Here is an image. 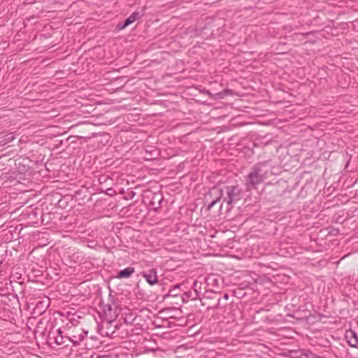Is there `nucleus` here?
Masks as SVG:
<instances>
[{
  "label": "nucleus",
  "mask_w": 358,
  "mask_h": 358,
  "mask_svg": "<svg viewBox=\"0 0 358 358\" xmlns=\"http://www.w3.org/2000/svg\"><path fill=\"white\" fill-rule=\"evenodd\" d=\"M208 196L213 199L212 201L207 206V210L211 208L222 199V203L220 208L223 207V203L227 204V210L230 211L234 203L241 200L244 196V190L238 184L228 185H215L211 187L208 192Z\"/></svg>",
  "instance_id": "1"
},
{
  "label": "nucleus",
  "mask_w": 358,
  "mask_h": 358,
  "mask_svg": "<svg viewBox=\"0 0 358 358\" xmlns=\"http://www.w3.org/2000/svg\"><path fill=\"white\" fill-rule=\"evenodd\" d=\"M267 161L259 162L254 165L246 177V185L252 189H257L266 178L268 169H266Z\"/></svg>",
  "instance_id": "2"
},
{
  "label": "nucleus",
  "mask_w": 358,
  "mask_h": 358,
  "mask_svg": "<svg viewBox=\"0 0 358 358\" xmlns=\"http://www.w3.org/2000/svg\"><path fill=\"white\" fill-rule=\"evenodd\" d=\"M141 275L143 277L145 281L151 286L157 285L159 282L157 271L156 268H150L141 272Z\"/></svg>",
  "instance_id": "3"
},
{
  "label": "nucleus",
  "mask_w": 358,
  "mask_h": 358,
  "mask_svg": "<svg viewBox=\"0 0 358 358\" xmlns=\"http://www.w3.org/2000/svg\"><path fill=\"white\" fill-rule=\"evenodd\" d=\"M87 331H85L82 329H75L72 332L69 333L71 342L74 345H78L87 337Z\"/></svg>",
  "instance_id": "4"
},
{
  "label": "nucleus",
  "mask_w": 358,
  "mask_h": 358,
  "mask_svg": "<svg viewBox=\"0 0 358 358\" xmlns=\"http://www.w3.org/2000/svg\"><path fill=\"white\" fill-rule=\"evenodd\" d=\"M345 338L352 348L358 349V335L355 331L352 329L346 331Z\"/></svg>",
  "instance_id": "5"
},
{
  "label": "nucleus",
  "mask_w": 358,
  "mask_h": 358,
  "mask_svg": "<svg viewBox=\"0 0 358 358\" xmlns=\"http://www.w3.org/2000/svg\"><path fill=\"white\" fill-rule=\"evenodd\" d=\"M63 334L64 331L60 329H58L56 332H52L49 336V340L53 341L58 345H68L66 344V341H63Z\"/></svg>",
  "instance_id": "6"
},
{
  "label": "nucleus",
  "mask_w": 358,
  "mask_h": 358,
  "mask_svg": "<svg viewBox=\"0 0 358 358\" xmlns=\"http://www.w3.org/2000/svg\"><path fill=\"white\" fill-rule=\"evenodd\" d=\"M164 198L162 195L160 193H155L151 201H150V206L152 207V208L157 211L159 208H161L162 202L163 201Z\"/></svg>",
  "instance_id": "7"
},
{
  "label": "nucleus",
  "mask_w": 358,
  "mask_h": 358,
  "mask_svg": "<svg viewBox=\"0 0 358 358\" xmlns=\"http://www.w3.org/2000/svg\"><path fill=\"white\" fill-rule=\"evenodd\" d=\"M103 312L108 320H112L117 317L116 311H113L112 305L110 303H106L103 306Z\"/></svg>",
  "instance_id": "8"
},
{
  "label": "nucleus",
  "mask_w": 358,
  "mask_h": 358,
  "mask_svg": "<svg viewBox=\"0 0 358 358\" xmlns=\"http://www.w3.org/2000/svg\"><path fill=\"white\" fill-rule=\"evenodd\" d=\"M135 273V268L132 266L127 267L122 270H120L117 275L116 278L118 279H122V278H130L134 273Z\"/></svg>",
  "instance_id": "9"
},
{
  "label": "nucleus",
  "mask_w": 358,
  "mask_h": 358,
  "mask_svg": "<svg viewBox=\"0 0 358 358\" xmlns=\"http://www.w3.org/2000/svg\"><path fill=\"white\" fill-rule=\"evenodd\" d=\"M220 281V278L215 274H210L205 278V283L208 287H217Z\"/></svg>",
  "instance_id": "10"
},
{
  "label": "nucleus",
  "mask_w": 358,
  "mask_h": 358,
  "mask_svg": "<svg viewBox=\"0 0 358 358\" xmlns=\"http://www.w3.org/2000/svg\"><path fill=\"white\" fill-rule=\"evenodd\" d=\"M202 285H203L202 282L199 281V280H194L193 287H194V290L196 293V296L193 299H195V298L199 296V294L202 292Z\"/></svg>",
  "instance_id": "11"
},
{
  "label": "nucleus",
  "mask_w": 358,
  "mask_h": 358,
  "mask_svg": "<svg viewBox=\"0 0 358 358\" xmlns=\"http://www.w3.org/2000/svg\"><path fill=\"white\" fill-rule=\"evenodd\" d=\"M180 285L179 284L175 285L172 288L169 289L167 296H177L179 295Z\"/></svg>",
  "instance_id": "12"
},
{
  "label": "nucleus",
  "mask_w": 358,
  "mask_h": 358,
  "mask_svg": "<svg viewBox=\"0 0 358 358\" xmlns=\"http://www.w3.org/2000/svg\"><path fill=\"white\" fill-rule=\"evenodd\" d=\"M232 91L230 90H224L221 92L215 94V98L217 99H223L224 96L231 94Z\"/></svg>",
  "instance_id": "13"
},
{
  "label": "nucleus",
  "mask_w": 358,
  "mask_h": 358,
  "mask_svg": "<svg viewBox=\"0 0 358 358\" xmlns=\"http://www.w3.org/2000/svg\"><path fill=\"white\" fill-rule=\"evenodd\" d=\"M146 9L145 6H144L141 11L139 12V11H135L132 14L130 15L131 17L134 20V21L135 22L137 19L141 17L143 14H144V11Z\"/></svg>",
  "instance_id": "14"
},
{
  "label": "nucleus",
  "mask_w": 358,
  "mask_h": 358,
  "mask_svg": "<svg viewBox=\"0 0 358 358\" xmlns=\"http://www.w3.org/2000/svg\"><path fill=\"white\" fill-rule=\"evenodd\" d=\"M215 294L216 293L215 292H213V291H210V292L206 291V295L204 296V298L205 299H213V298H214Z\"/></svg>",
  "instance_id": "15"
},
{
  "label": "nucleus",
  "mask_w": 358,
  "mask_h": 358,
  "mask_svg": "<svg viewBox=\"0 0 358 358\" xmlns=\"http://www.w3.org/2000/svg\"><path fill=\"white\" fill-rule=\"evenodd\" d=\"M134 20L129 17H128L123 22V26H129V24H132L134 22Z\"/></svg>",
  "instance_id": "16"
},
{
  "label": "nucleus",
  "mask_w": 358,
  "mask_h": 358,
  "mask_svg": "<svg viewBox=\"0 0 358 358\" xmlns=\"http://www.w3.org/2000/svg\"><path fill=\"white\" fill-rule=\"evenodd\" d=\"M63 341H66V344H67L68 342H71L70 338H69V334H63Z\"/></svg>",
  "instance_id": "17"
},
{
  "label": "nucleus",
  "mask_w": 358,
  "mask_h": 358,
  "mask_svg": "<svg viewBox=\"0 0 358 358\" xmlns=\"http://www.w3.org/2000/svg\"><path fill=\"white\" fill-rule=\"evenodd\" d=\"M308 358H315V355L311 352L310 351H307L304 354Z\"/></svg>",
  "instance_id": "18"
},
{
  "label": "nucleus",
  "mask_w": 358,
  "mask_h": 358,
  "mask_svg": "<svg viewBox=\"0 0 358 358\" xmlns=\"http://www.w3.org/2000/svg\"><path fill=\"white\" fill-rule=\"evenodd\" d=\"M106 194L108 195L112 196L115 194V191L113 188H108L106 190Z\"/></svg>",
  "instance_id": "19"
},
{
  "label": "nucleus",
  "mask_w": 358,
  "mask_h": 358,
  "mask_svg": "<svg viewBox=\"0 0 358 358\" xmlns=\"http://www.w3.org/2000/svg\"><path fill=\"white\" fill-rule=\"evenodd\" d=\"M220 299L219 298V299H217V303H216L214 306H212V308H213V309H217V308H220Z\"/></svg>",
  "instance_id": "20"
},
{
  "label": "nucleus",
  "mask_w": 358,
  "mask_h": 358,
  "mask_svg": "<svg viewBox=\"0 0 358 358\" xmlns=\"http://www.w3.org/2000/svg\"><path fill=\"white\" fill-rule=\"evenodd\" d=\"M127 26H123V22L122 23H119L117 25V29L121 30V29H123L124 28H126Z\"/></svg>",
  "instance_id": "21"
},
{
  "label": "nucleus",
  "mask_w": 358,
  "mask_h": 358,
  "mask_svg": "<svg viewBox=\"0 0 358 358\" xmlns=\"http://www.w3.org/2000/svg\"><path fill=\"white\" fill-rule=\"evenodd\" d=\"M31 214H32L33 215H36V212L35 211V210L34 209H31L29 212V215H30Z\"/></svg>",
  "instance_id": "22"
},
{
  "label": "nucleus",
  "mask_w": 358,
  "mask_h": 358,
  "mask_svg": "<svg viewBox=\"0 0 358 358\" xmlns=\"http://www.w3.org/2000/svg\"><path fill=\"white\" fill-rule=\"evenodd\" d=\"M223 299H225V300H227L229 299V294L227 293H225L223 295Z\"/></svg>",
  "instance_id": "23"
},
{
  "label": "nucleus",
  "mask_w": 358,
  "mask_h": 358,
  "mask_svg": "<svg viewBox=\"0 0 358 358\" xmlns=\"http://www.w3.org/2000/svg\"><path fill=\"white\" fill-rule=\"evenodd\" d=\"M39 304L43 305V302H40V303H38V306Z\"/></svg>",
  "instance_id": "24"
},
{
  "label": "nucleus",
  "mask_w": 358,
  "mask_h": 358,
  "mask_svg": "<svg viewBox=\"0 0 358 358\" xmlns=\"http://www.w3.org/2000/svg\"><path fill=\"white\" fill-rule=\"evenodd\" d=\"M308 34H309V33L303 34V35H306V36Z\"/></svg>",
  "instance_id": "25"
}]
</instances>
